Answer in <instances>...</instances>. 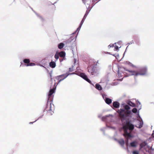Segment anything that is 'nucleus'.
<instances>
[{
	"instance_id": "b1692460",
	"label": "nucleus",
	"mask_w": 154,
	"mask_h": 154,
	"mask_svg": "<svg viewBox=\"0 0 154 154\" xmlns=\"http://www.w3.org/2000/svg\"><path fill=\"white\" fill-rule=\"evenodd\" d=\"M49 66L52 68H54L56 66V64L55 62L51 61L50 63Z\"/></svg>"
},
{
	"instance_id": "aec40b11",
	"label": "nucleus",
	"mask_w": 154,
	"mask_h": 154,
	"mask_svg": "<svg viewBox=\"0 0 154 154\" xmlns=\"http://www.w3.org/2000/svg\"><path fill=\"white\" fill-rule=\"evenodd\" d=\"M88 13V11H86V13L85 15L84 16L82 20V21H81V23L80 24V25L79 27V28H80L81 27L82 25V24L84 22V20H85V17L87 15V14Z\"/></svg>"
},
{
	"instance_id": "a878e982",
	"label": "nucleus",
	"mask_w": 154,
	"mask_h": 154,
	"mask_svg": "<svg viewBox=\"0 0 154 154\" xmlns=\"http://www.w3.org/2000/svg\"><path fill=\"white\" fill-rule=\"evenodd\" d=\"M96 88L99 90H101L102 89V88L100 85L99 84H97L95 85Z\"/></svg>"
},
{
	"instance_id": "c756f323",
	"label": "nucleus",
	"mask_w": 154,
	"mask_h": 154,
	"mask_svg": "<svg viewBox=\"0 0 154 154\" xmlns=\"http://www.w3.org/2000/svg\"><path fill=\"white\" fill-rule=\"evenodd\" d=\"M115 45V44H110L108 46V47L109 48H110L111 47H114Z\"/></svg>"
},
{
	"instance_id": "f3484780",
	"label": "nucleus",
	"mask_w": 154,
	"mask_h": 154,
	"mask_svg": "<svg viewBox=\"0 0 154 154\" xmlns=\"http://www.w3.org/2000/svg\"><path fill=\"white\" fill-rule=\"evenodd\" d=\"M138 121L140 122L139 126L137 127L136 125H135V127L138 128L139 129H140L143 127V120H141V121H140V120H139V121Z\"/></svg>"
},
{
	"instance_id": "412c9836",
	"label": "nucleus",
	"mask_w": 154,
	"mask_h": 154,
	"mask_svg": "<svg viewBox=\"0 0 154 154\" xmlns=\"http://www.w3.org/2000/svg\"><path fill=\"white\" fill-rule=\"evenodd\" d=\"M60 57L64 58L66 55L65 52L62 51L58 53Z\"/></svg>"
},
{
	"instance_id": "72a5a7b5",
	"label": "nucleus",
	"mask_w": 154,
	"mask_h": 154,
	"mask_svg": "<svg viewBox=\"0 0 154 154\" xmlns=\"http://www.w3.org/2000/svg\"><path fill=\"white\" fill-rule=\"evenodd\" d=\"M133 43H134V41L133 40H132L130 42L128 43L126 45L131 44Z\"/></svg>"
},
{
	"instance_id": "423d86ee",
	"label": "nucleus",
	"mask_w": 154,
	"mask_h": 154,
	"mask_svg": "<svg viewBox=\"0 0 154 154\" xmlns=\"http://www.w3.org/2000/svg\"><path fill=\"white\" fill-rule=\"evenodd\" d=\"M131 107H138V106H136V104L132 102L130 100H126V109H130Z\"/></svg>"
},
{
	"instance_id": "37998d69",
	"label": "nucleus",
	"mask_w": 154,
	"mask_h": 154,
	"mask_svg": "<svg viewBox=\"0 0 154 154\" xmlns=\"http://www.w3.org/2000/svg\"><path fill=\"white\" fill-rule=\"evenodd\" d=\"M128 46L126 48V49H125V50H126H126H127V49L128 48Z\"/></svg>"
},
{
	"instance_id": "e433bc0d",
	"label": "nucleus",
	"mask_w": 154,
	"mask_h": 154,
	"mask_svg": "<svg viewBox=\"0 0 154 154\" xmlns=\"http://www.w3.org/2000/svg\"><path fill=\"white\" fill-rule=\"evenodd\" d=\"M133 119L134 120H136L137 121H139V120L138 119H137L136 118H133Z\"/></svg>"
},
{
	"instance_id": "dca6fc26",
	"label": "nucleus",
	"mask_w": 154,
	"mask_h": 154,
	"mask_svg": "<svg viewBox=\"0 0 154 154\" xmlns=\"http://www.w3.org/2000/svg\"><path fill=\"white\" fill-rule=\"evenodd\" d=\"M115 140L119 143L120 144V145H121V146H124L125 141L124 139H121L119 140H117L116 139Z\"/></svg>"
},
{
	"instance_id": "2eb2a0df",
	"label": "nucleus",
	"mask_w": 154,
	"mask_h": 154,
	"mask_svg": "<svg viewBox=\"0 0 154 154\" xmlns=\"http://www.w3.org/2000/svg\"><path fill=\"white\" fill-rule=\"evenodd\" d=\"M138 143V142L136 140H135L130 143L129 146L133 147H135L137 146Z\"/></svg>"
},
{
	"instance_id": "de8ad7c7",
	"label": "nucleus",
	"mask_w": 154,
	"mask_h": 154,
	"mask_svg": "<svg viewBox=\"0 0 154 154\" xmlns=\"http://www.w3.org/2000/svg\"><path fill=\"white\" fill-rule=\"evenodd\" d=\"M125 53V51L124 52V54Z\"/></svg>"
},
{
	"instance_id": "c85d7f7f",
	"label": "nucleus",
	"mask_w": 154,
	"mask_h": 154,
	"mask_svg": "<svg viewBox=\"0 0 154 154\" xmlns=\"http://www.w3.org/2000/svg\"><path fill=\"white\" fill-rule=\"evenodd\" d=\"M133 154H139V152L137 150H134L133 151Z\"/></svg>"
},
{
	"instance_id": "9b49d317",
	"label": "nucleus",
	"mask_w": 154,
	"mask_h": 154,
	"mask_svg": "<svg viewBox=\"0 0 154 154\" xmlns=\"http://www.w3.org/2000/svg\"><path fill=\"white\" fill-rule=\"evenodd\" d=\"M80 76L88 83L91 84V81L88 78L87 76L85 73H80Z\"/></svg>"
},
{
	"instance_id": "3c124183",
	"label": "nucleus",
	"mask_w": 154,
	"mask_h": 154,
	"mask_svg": "<svg viewBox=\"0 0 154 154\" xmlns=\"http://www.w3.org/2000/svg\"><path fill=\"white\" fill-rule=\"evenodd\" d=\"M55 84H56V83H54V85H55Z\"/></svg>"
},
{
	"instance_id": "9d476101",
	"label": "nucleus",
	"mask_w": 154,
	"mask_h": 154,
	"mask_svg": "<svg viewBox=\"0 0 154 154\" xmlns=\"http://www.w3.org/2000/svg\"><path fill=\"white\" fill-rule=\"evenodd\" d=\"M135 133L134 131L128 132L126 128V137H128L129 140L135 137V135L133 134Z\"/></svg>"
},
{
	"instance_id": "58836bf2",
	"label": "nucleus",
	"mask_w": 154,
	"mask_h": 154,
	"mask_svg": "<svg viewBox=\"0 0 154 154\" xmlns=\"http://www.w3.org/2000/svg\"><path fill=\"white\" fill-rule=\"evenodd\" d=\"M152 138H154V133H152Z\"/></svg>"
},
{
	"instance_id": "4c0bfd02",
	"label": "nucleus",
	"mask_w": 154,
	"mask_h": 154,
	"mask_svg": "<svg viewBox=\"0 0 154 154\" xmlns=\"http://www.w3.org/2000/svg\"><path fill=\"white\" fill-rule=\"evenodd\" d=\"M145 150L146 152H148L149 153H150V150H147V149H145Z\"/></svg>"
},
{
	"instance_id": "c03bdc74",
	"label": "nucleus",
	"mask_w": 154,
	"mask_h": 154,
	"mask_svg": "<svg viewBox=\"0 0 154 154\" xmlns=\"http://www.w3.org/2000/svg\"><path fill=\"white\" fill-rule=\"evenodd\" d=\"M30 122L29 123L30 124H32L33 122Z\"/></svg>"
},
{
	"instance_id": "f704fd0d",
	"label": "nucleus",
	"mask_w": 154,
	"mask_h": 154,
	"mask_svg": "<svg viewBox=\"0 0 154 154\" xmlns=\"http://www.w3.org/2000/svg\"><path fill=\"white\" fill-rule=\"evenodd\" d=\"M72 39H69L68 40H67L66 41V43H69V42H71L72 41Z\"/></svg>"
},
{
	"instance_id": "1a4fd4ad",
	"label": "nucleus",
	"mask_w": 154,
	"mask_h": 154,
	"mask_svg": "<svg viewBox=\"0 0 154 154\" xmlns=\"http://www.w3.org/2000/svg\"><path fill=\"white\" fill-rule=\"evenodd\" d=\"M133 38L134 39L136 44L138 46H140L141 45V42L139 37L138 35H134L133 36Z\"/></svg>"
},
{
	"instance_id": "5701e85b",
	"label": "nucleus",
	"mask_w": 154,
	"mask_h": 154,
	"mask_svg": "<svg viewBox=\"0 0 154 154\" xmlns=\"http://www.w3.org/2000/svg\"><path fill=\"white\" fill-rule=\"evenodd\" d=\"M113 106L116 108H118L119 106V104L118 102H114L113 103Z\"/></svg>"
},
{
	"instance_id": "49530a36",
	"label": "nucleus",
	"mask_w": 154,
	"mask_h": 154,
	"mask_svg": "<svg viewBox=\"0 0 154 154\" xmlns=\"http://www.w3.org/2000/svg\"><path fill=\"white\" fill-rule=\"evenodd\" d=\"M152 133H154V130L152 131Z\"/></svg>"
},
{
	"instance_id": "603ef678",
	"label": "nucleus",
	"mask_w": 154,
	"mask_h": 154,
	"mask_svg": "<svg viewBox=\"0 0 154 154\" xmlns=\"http://www.w3.org/2000/svg\"><path fill=\"white\" fill-rule=\"evenodd\" d=\"M153 149H152V150H153Z\"/></svg>"
},
{
	"instance_id": "09e8293b",
	"label": "nucleus",
	"mask_w": 154,
	"mask_h": 154,
	"mask_svg": "<svg viewBox=\"0 0 154 154\" xmlns=\"http://www.w3.org/2000/svg\"><path fill=\"white\" fill-rule=\"evenodd\" d=\"M144 154H146L145 152H144Z\"/></svg>"
},
{
	"instance_id": "a18cd8bd",
	"label": "nucleus",
	"mask_w": 154,
	"mask_h": 154,
	"mask_svg": "<svg viewBox=\"0 0 154 154\" xmlns=\"http://www.w3.org/2000/svg\"><path fill=\"white\" fill-rule=\"evenodd\" d=\"M69 71H71V68H69Z\"/></svg>"
},
{
	"instance_id": "a211bd4d",
	"label": "nucleus",
	"mask_w": 154,
	"mask_h": 154,
	"mask_svg": "<svg viewBox=\"0 0 154 154\" xmlns=\"http://www.w3.org/2000/svg\"><path fill=\"white\" fill-rule=\"evenodd\" d=\"M139 112H139V110H138V111L137 110L136 111L135 114L137 115V118L138 119H137L139 120L140 119L141 120H142V119L140 115Z\"/></svg>"
},
{
	"instance_id": "0eeeda50",
	"label": "nucleus",
	"mask_w": 154,
	"mask_h": 154,
	"mask_svg": "<svg viewBox=\"0 0 154 154\" xmlns=\"http://www.w3.org/2000/svg\"><path fill=\"white\" fill-rule=\"evenodd\" d=\"M45 110L47 111L48 115L49 116L52 115L54 113L53 110L51 109V103H48V100L46 106Z\"/></svg>"
},
{
	"instance_id": "f257e3e1",
	"label": "nucleus",
	"mask_w": 154,
	"mask_h": 154,
	"mask_svg": "<svg viewBox=\"0 0 154 154\" xmlns=\"http://www.w3.org/2000/svg\"><path fill=\"white\" fill-rule=\"evenodd\" d=\"M139 72L135 70H130L127 69L126 68V71H128L130 73L129 75L127 74L126 73V78L131 75H134V79L136 81V76L140 75L144 76H148L149 75V74L148 72V68L146 66H144L140 67L139 68Z\"/></svg>"
},
{
	"instance_id": "bb28decb",
	"label": "nucleus",
	"mask_w": 154,
	"mask_h": 154,
	"mask_svg": "<svg viewBox=\"0 0 154 154\" xmlns=\"http://www.w3.org/2000/svg\"><path fill=\"white\" fill-rule=\"evenodd\" d=\"M64 46V44L63 43H61L59 44L58 45V48L59 49H61Z\"/></svg>"
},
{
	"instance_id": "393cba45",
	"label": "nucleus",
	"mask_w": 154,
	"mask_h": 154,
	"mask_svg": "<svg viewBox=\"0 0 154 154\" xmlns=\"http://www.w3.org/2000/svg\"><path fill=\"white\" fill-rule=\"evenodd\" d=\"M105 101L107 104H109L112 103V100L110 98H106L105 100Z\"/></svg>"
},
{
	"instance_id": "c9c22d12",
	"label": "nucleus",
	"mask_w": 154,
	"mask_h": 154,
	"mask_svg": "<svg viewBox=\"0 0 154 154\" xmlns=\"http://www.w3.org/2000/svg\"><path fill=\"white\" fill-rule=\"evenodd\" d=\"M141 108L142 106H141L139 108H138V109H137V110H139V112L140 110L141 109Z\"/></svg>"
},
{
	"instance_id": "79ce46f5",
	"label": "nucleus",
	"mask_w": 154,
	"mask_h": 154,
	"mask_svg": "<svg viewBox=\"0 0 154 154\" xmlns=\"http://www.w3.org/2000/svg\"><path fill=\"white\" fill-rule=\"evenodd\" d=\"M125 144H126V146H127V142L126 141V143H125Z\"/></svg>"
},
{
	"instance_id": "f8f14e48",
	"label": "nucleus",
	"mask_w": 154,
	"mask_h": 154,
	"mask_svg": "<svg viewBox=\"0 0 154 154\" xmlns=\"http://www.w3.org/2000/svg\"><path fill=\"white\" fill-rule=\"evenodd\" d=\"M23 62L27 64L26 66H33L35 65V64L33 63H30V60L29 59H25L23 60Z\"/></svg>"
},
{
	"instance_id": "7c9ffc66",
	"label": "nucleus",
	"mask_w": 154,
	"mask_h": 154,
	"mask_svg": "<svg viewBox=\"0 0 154 154\" xmlns=\"http://www.w3.org/2000/svg\"><path fill=\"white\" fill-rule=\"evenodd\" d=\"M59 54H56L54 55V57L56 59V60H57V59L59 58Z\"/></svg>"
},
{
	"instance_id": "6ab92c4d",
	"label": "nucleus",
	"mask_w": 154,
	"mask_h": 154,
	"mask_svg": "<svg viewBox=\"0 0 154 154\" xmlns=\"http://www.w3.org/2000/svg\"><path fill=\"white\" fill-rule=\"evenodd\" d=\"M91 0H83L84 3L86 5H88V7H89V5L91 4Z\"/></svg>"
},
{
	"instance_id": "473e14b6",
	"label": "nucleus",
	"mask_w": 154,
	"mask_h": 154,
	"mask_svg": "<svg viewBox=\"0 0 154 154\" xmlns=\"http://www.w3.org/2000/svg\"><path fill=\"white\" fill-rule=\"evenodd\" d=\"M50 75V77L51 80V81L52 82V81L53 80V78L52 77V74L51 73H49Z\"/></svg>"
},
{
	"instance_id": "ea45409f",
	"label": "nucleus",
	"mask_w": 154,
	"mask_h": 154,
	"mask_svg": "<svg viewBox=\"0 0 154 154\" xmlns=\"http://www.w3.org/2000/svg\"><path fill=\"white\" fill-rule=\"evenodd\" d=\"M20 2L21 3H23V1H25V0H20Z\"/></svg>"
},
{
	"instance_id": "8fccbe9b",
	"label": "nucleus",
	"mask_w": 154,
	"mask_h": 154,
	"mask_svg": "<svg viewBox=\"0 0 154 154\" xmlns=\"http://www.w3.org/2000/svg\"><path fill=\"white\" fill-rule=\"evenodd\" d=\"M139 140H140V138H139Z\"/></svg>"
},
{
	"instance_id": "20e7f679",
	"label": "nucleus",
	"mask_w": 154,
	"mask_h": 154,
	"mask_svg": "<svg viewBox=\"0 0 154 154\" xmlns=\"http://www.w3.org/2000/svg\"><path fill=\"white\" fill-rule=\"evenodd\" d=\"M127 123L126 124V128L128 132L134 131H133L135 125L132 123L131 119L127 120Z\"/></svg>"
},
{
	"instance_id": "7ed1b4c3",
	"label": "nucleus",
	"mask_w": 154,
	"mask_h": 154,
	"mask_svg": "<svg viewBox=\"0 0 154 154\" xmlns=\"http://www.w3.org/2000/svg\"><path fill=\"white\" fill-rule=\"evenodd\" d=\"M137 110V109L136 108H134L131 110L126 109V124L127 123V120L131 119L133 113H135Z\"/></svg>"
},
{
	"instance_id": "6e6552de",
	"label": "nucleus",
	"mask_w": 154,
	"mask_h": 154,
	"mask_svg": "<svg viewBox=\"0 0 154 154\" xmlns=\"http://www.w3.org/2000/svg\"><path fill=\"white\" fill-rule=\"evenodd\" d=\"M87 69L88 72L91 73L92 75H94L97 72L96 68L93 66H90L87 67Z\"/></svg>"
},
{
	"instance_id": "cd10ccee",
	"label": "nucleus",
	"mask_w": 154,
	"mask_h": 154,
	"mask_svg": "<svg viewBox=\"0 0 154 154\" xmlns=\"http://www.w3.org/2000/svg\"><path fill=\"white\" fill-rule=\"evenodd\" d=\"M115 46H114L115 48H114V50L115 51H117L118 49L119 48H120L121 46L119 47L117 45V44H119V43H115Z\"/></svg>"
},
{
	"instance_id": "2f4dec72",
	"label": "nucleus",
	"mask_w": 154,
	"mask_h": 154,
	"mask_svg": "<svg viewBox=\"0 0 154 154\" xmlns=\"http://www.w3.org/2000/svg\"><path fill=\"white\" fill-rule=\"evenodd\" d=\"M136 104H137V105H136V106H138V107L139 105H140L141 103L139 101H138V100H136Z\"/></svg>"
},
{
	"instance_id": "ddd939ff",
	"label": "nucleus",
	"mask_w": 154,
	"mask_h": 154,
	"mask_svg": "<svg viewBox=\"0 0 154 154\" xmlns=\"http://www.w3.org/2000/svg\"><path fill=\"white\" fill-rule=\"evenodd\" d=\"M147 145V143L146 141H143L140 144L139 150H141L142 148L146 149L145 146Z\"/></svg>"
},
{
	"instance_id": "a19ab883",
	"label": "nucleus",
	"mask_w": 154,
	"mask_h": 154,
	"mask_svg": "<svg viewBox=\"0 0 154 154\" xmlns=\"http://www.w3.org/2000/svg\"><path fill=\"white\" fill-rule=\"evenodd\" d=\"M63 59H60V62H62V61H63Z\"/></svg>"
},
{
	"instance_id": "f03ea898",
	"label": "nucleus",
	"mask_w": 154,
	"mask_h": 154,
	"mask_svg": "<svg viewBox=\"0 0 154 154\" xmlns=\"http://www.w3.org/2000/svg\"><path fill=\"white\" fill-rule=\"evenodd\" d=\"M117 112L119 114V119L122 122V127L119 130L120 131H123V135L125 137V104H123L121 106V108L118 109Z\"/></svg>"
},
{
	"instance_id": "4468645a",
	"label": "nucleus",
	"mask_w": 154,
	"mask_h": 154,
	"mask_svg": "<svg viewBox=\"0 0 154 154\" xmlns=\"http://www.w3.org/2000/svg\"><path fill=\"white\" fill-rule=\"evenodd\" d=\"M128 66L130 68H137V67L133 65L132 63L129 61H126V65Z\"/></svg>"
},
{
	"instance_id": "4be33fe9",
	"label": "nucleus",
	"mask_w": 154,
	"mask_h": 154,
	"mask_svg": "<svg viewBox=\"0 0 154 154\" xmlns=\"http://www.w3.org/2000/svg\"><path fill=\"white\" fill-rule=\"evenodd\" d=\"M55 89L54 88L51 89L48 94L49 98H50L51 95L54 92Z\"/></svg>"
},
{
	"instance_id": "39448f33",
	"label": "nucleus",
	"mask_w": 154,
	"mask_h": 154,
	"mask_svg": "<svg viewBox=\"0 0 154 154\" xmlns=\"http://www.w3.org/2000/svg\"><path fill=\"white\" fill-rule=\"evenodd\" d=\"M74 73H69L67 72L65 74L58 75L55 77V79L58 80V82L56 83L57 85L59 84L61 81L66 78L69 75L73 74Z\"/></svg>"
}]
</instances>
